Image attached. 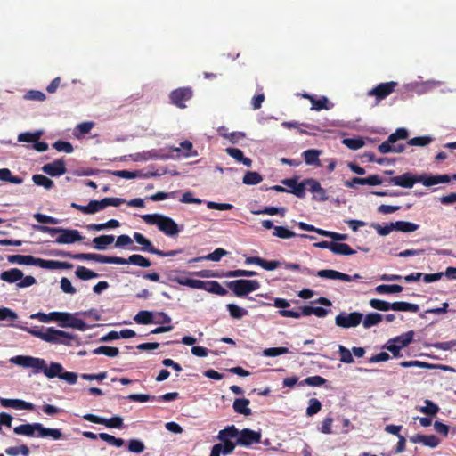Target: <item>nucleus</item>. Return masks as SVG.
Masks as SVG:
<instances>
[{
    "label": "nucleus",
    "mask_w": 456,
    "mask_h": 456,
    "mask_svg": "<svg viewBox=\"0 0 456 456\" xmlns=\"http://www.w3.org/2000/svg\"><path fill=\"white\" fill-rule=\"evenodd\" d=\"M20 329L28 331L37 338H41L45 342L53 344L70 346L72 340L75 339V336L66 331L56 330L53 327L47 328L45 330L43 328L41 330H35L27 327H20Z\"/></svg>",
    "instance_id": "nucleus-1"
},
{
    "label": "nucleus",
    "mask_w": 456,
    "mask_h": 456,
    "mask_svg": "<svg viewBox=\"0 0 456 456\" xmlns=\"http://www.w3.org/2000/svg\"><path fill=\"white\" fill-rule=\"evenodd\" d=\"M13 432L19 436H34L37 432L39 437H52L53 440L62 438V433L57 428H45L41 423H27L17 426L13 428Z\"/></svg>",
    "instance_id": "nucleus-2"
},
{
    "label": "nucleus",
    "mask_w": 456,
    "mask_h": 456,
    "mask_svg": "<svg viewBox=\"0 0 456 456\" xmlns=\"http://www.w3.org/2000/svg\"><path fill=\"white\" fill-rule=\"evenodd\" d=\"M142 219L151 225H157L159 230L167 236H175L180 232L177 224L169 216L161 214H145Z\"/></svg>",
    "instance_id": "nucleus-3"
},
{
    "label": "nucleus",
    "mask_w": 456,
    "mask_h": 456,
    "mask_svg": "<svg viewBox=\"0 0 456 456\" xmlns=\"http://www.w3.org/2000/svg\"><path fill=\"white\" fill-rule=\"evenodd\" d=\"M33 228L37 231L51 235L60 233V236H58L55 240V242L58 244H70L80 241L83 239L79 231L75 229L49 227L45 225H34Z\"/></svg>",
    "instance_id": "nucleus-4"
},
{
    "label": "nucleus",
    "mask_w": 456,
    "mask_h": 456,
    "mask_svg": "<svg viewBox=\"0 0 456 456\" xmlns=\"http://www.w3.org/2000/svg\"><path fill=\"white\" fill-rule=\"evenodd\" d=\"M125 202L126 200L121 198H104L101 200H90V202L86 206L72 202L70 204V207L77 210H79L83 214L92 215L101 210H103L109 206L119 207L121 204Z\"/></svg>",
    "instance_id": "nucleus-5"
},
{
    "label": "nucleus",
    "mask_w": 456,
    "mask_h": 456,
    "mask_svg": "<svg viewBox=\"0 0 456 456\" xmlns=\"http://www.w3.org/2000/svg\"><path fill=\"white\" fill-rule=\"evenodd\" d=\"M409 133L405 128H398L395 133L391 134L387 140L379 145L378 150L380 153L386 154L389 152L402 153L405 151V144H395L398 140H405L408 138Z\"/></svg>",
    "instance_id": "nucleus-6"
},
{
    "label": "nucleus",
    "mask_w": 456,
    "mask_h": 456,
    "mask_svg": "<svg viewBox=\"0 0 456 456\" xmlns=\"http://www.w3.org/2000/svg\"><path fill=\"white\" fill-rule=\"evenodd\" d=\"M227 287L238 297H242L248 294L257 290L260 288V282L256 280H234L227 282Z\"/></svg>",
    "instance_id": "nucleus-7"
},
{
    "label": "nucleus",
    "mask_w": 456,
    "mask_h": 456,
    "mask_svg": "<svg viewBox=\"0 0 456 456\" xmlns=\"http://www.w3.org/2000/svg\"><path fill=\"white\" fill-rule=\"evenodd\" d=\"M53 256L69 257L75 260H92L102 264H114L115 256H108L95 253H77L71 254L70 252L57 250L53 253Z\"/></svg>",
    "instance_id": "nucleus-8"
},
{
    "label": "nucleus",
    "mask_w": 456,
    "mask_h": 456,
    "mask_svg": "<svg viewBox=\"0 0 456 456\" xmlns=\"http://www.w3.org/2000/svg\"><path fill=\"white\" fill-rule=\"evenodd\" d=\"M53 321L60 322V326L66 328L70 327L81 331L86 330L89 326L79 318L67 312H52Z\"/></svg>",
    "instance_id": "nucleus-9"
},
{
    "label": "nucleus",
    "mask_w": 456,
    "mask_h": 456,
    "mask_svg": "<svg viewBox=\"0 0 456 456\" xmlns=\"http://www.w3.org/2000/svg\"><path fill=\"white\" fill-rule=\"evenodd\" d=\"M397 86L398 83L395 81L380 83L370 90L367 95L375 97L376 104H379L382 100L389 96L395 90Z\"/></svg>",
    "instance_id": "nucleus-10"
},
{
    "label": "nucleus",
    "mask_w": 456,
    "mask_h": 456,
    "mask_svg": "<svg viewBox=\"0 0 456 456\" xmlns=\"http://www.w3.org/2000/svg\"><path fill=\"white\" fill-rule=\"evenodd\" d=\"M363 318V314L360 312H352L350 314L341 313L335 317L337 326L348 329L358 326Z\"/></svg>",
    "instance_id": "nucleus-11"
},
{
    "label": "nucleus",
    "mask_w": 456,
    "mask_h": 456,
    "mask_svg": "<svg viewBox=\"0 0 456 456\" xmlns=\"http://www.w3.org/2000/svg\"><path fill=\"white\" fill-rule=\"evenodd\" d=\"M10 362L24 368H32L35 373L39 372V369H42L45 365L44 359L25 355L12 357Z\"/></svg>",
    "instance_id": "nucleus-12"
},
{
    "label": "nucleus",
    "mask_w": 456,
    "mask_h": 456,
    "mask_svg": "<svg viewBox=\"0 0 456 456\" xmlns=\"http://www.w3.org/2000/svg\"><path fill=\"white\" fill-rule=\"evenodd\" d=\"M192 97V90L190 87H180L170 93L171 102L180 109L186 107L185 102Z\"/></svg>",
    "instance_id": "nucleus-13"
},
{
    "label": "nucleus",
    "mask_w": 456,
    "mask_h": 456,
    "mask_svg": "<svg viewBox=\"0 0 456 456\" xmlns=\"http://www.w3.org/2000/svg\"><path fill=\"white\" fill-rule=\"evenodd\" d=\"M261 440V433L251 430L249 428H244L239 431V436L236 444L241 446L248 447L253 444H257Z\"/></svg>",
    "instance_id": "nucleus-14"
},
{
    "label": "nucleus",
    "mask_w": 456,
    "mask_h": 456,
    "mask_svg": "<svg viewBox=\"0 0 456 456\" xmlns=\"http://www.w3.org/2000/svg\"><path fill=\"white\" fill-rule=\"evenodd\" d=\"M400 366H402L403 368L419 367V368L428 369V370L439 369V370H442L444 371L456 372V369L452 366H449V365L433 364V363H428V362H421V361H418V360L402 362H400Z\"/></svg>",
    "instance_id": "nucleus-15"
},
{
    "label": "nucleus",
    "mask_w": 456,
    "mask_h": 456,
    "mask_svg": "<svg viewBox=\"0 0 456 456\" xmlns=\"http://www.w3.org/2000/svg\"><path fill=\"white\" fill-rule=\"evenodd\" d=\"M419 175H414L410 172H406L402 175L390 178L388 183L410 189L412 188L416 183H419Z\"/></svg>",
    "instance_id": "nucleus-16"
},
{
    "label": "nucleus",
    "mask_w": 456,
    "mask_h": 456,
    "mask_svg": "<svg viewBox=\"0 0 456 456\" xmlns=\"http://www.w3.org/2000/svg\"><path fill=\"white\" fill-rule=\"evenodd\" d=\"M126 264L134 265L143 267V268L150 267L151 265V261L142 255L134 254V255L130 256L128 258L115 256L114 265H126Z\"/></svg>",
    "instance_id": "nucleus-17"
},
{
    "label": "nucleus",
    "mask_w": 456,
    "mask_h": 456,
    "mask_svg": "<svg viewBox=\"0 0 456 456\" xmlns=\"http://www.w3.org/2000/svg\"><path fill=\"white\" fill-rule=\"evenodd\" d=\"M42 171L51 176H60L67 172L63 159H56L42 167Z\"/></svg>",
    "instance_id": "nucleus-18"
},
{
    "label": "nucleus",
    "mask_w": 456,
    "mask_h": 456,
    "mask_svg": "<svg viewBox=\"0 0 456 456\" xmlns=\"http://www.w3.org/2000/svg\"><path fill=\"white\" fill-rule=\"evenodd\" d=\"M0 403L3 407L12 408L15 410H35V405L32 403H28L21 399H7L0 397Z\"/></svg>",
    "instance_id": "nucleus-19"
},
{
    "label": "nucleus",
    "mask_w": 456,
    "mask_h": 456,
    "mask_svg": "<svg viewBox=\"0 0 456 456\" xmlns=\"http://www.w3.org/2000/svg\"><path fill=\"white\" fill-rule=\"evenodd\" d=\"M452 181L451 175H428L426 174L420 175L419 183H422L424 186L430 187L442 183H449Z\"/></svg>",
    "instance_id": "nucleus-20"
},
{
    "label": "nucleus",
    "mask_w": 456,
    "mask_h": 456,
    "mask_svg": "<svg viewBox=\"0 0 456 456\" xmlns=\"http://www.w3.org/2000/svg\"><path fill=\"white\" fill-rule=\"evenodd\" d=\"M410 441L414 444L420 443V444H422L428 447H430V448H436L441 443L440 439L435 435H421V434H417L413 436H411Z\"/></svg>",
    "instance_id": "nucleus-21"
},
{
    "label": "nucleus",
    "mask_w": 456,
    "mask_h": 456,
    "mask_svg": "<svg viewBox=\"0 0 456 456\" xmlns=\"http://www.w3.org/2000/svg\"><path fill=\"white\" fill-rule=\"evenodd\" d=\"M44 269H71L73 265L69 262H60L55 260L37 259V265Z\"/></svg>",
    "instance_id": "nucleus-22"
},
{
    "label": "nucleus",
    "mask_w": 456,
    "mask_h": 456,
    "mask_svg": "<svg viewBox=\"0 0 456 456\" xmlns=\"http://www.w3.org/2000/svg\"><path fill=\"white\" fill-rule=\"evenodd\" d=\"M273 235L278 237L280 239L287 240L296 236L300 238H306L310 240H314V237L307 234H297L293 231L284 227V226H275L273 227Z\"/></svg>",
    "instance_id": "nucleus-23"
},
{
    "label": "nucleus",
    "mask_w": 456,
    "mask_h": 456,
    "mask_svg": "<svg viewBox=\"0 0 456 456\" xmlns=\"http://www.w3.org/2000/svg\"><path fill=\"white\" fill-rule=\"evenodd\" d=\"M23 277V273L18 268H12L0 273V279L8 283L19 282Z\"/></svg>",
    "instance_id": "nucleus-24"
},
{
    "label": "nucleus",
    "mask_w": 456,
    "mask_h": 456,
    "mask_svg": "<svg viewBox=\"0 0 456 456\" xmlns=\"http://www.w3.org/2000/svg\"><path fill=\"white\" fill-rule=\"evenodd\" d=\"M250 401L246 398H237L234 400L232 408L236 413L249 416L252 414L251 409L248 407Z\"/></svg>",
    "instance_id": "nucleus-25"
},
{
    "label": "nucleus",
    "mask_w": 456,
    "mask_h": 456,
    "mask_svg": "<svg viewBox=\"0 0 456 456\" xmlns=\"http://www.w3.org/2000/svg\"><path fill=\"white\" fill-rule=\"evenodd\" d=\"M321 154L322 151L320 150L309 149L305 151L302 155L306 165L320 167L321 161L319 157Z\"/></svg>",
    "instance_id": "nucleus-26"
},
{
    "label": "nucleus",
    "mask_w": 456,
    "mask_h": 456,
    "mask_svg": "<svg viewBox=\"0 0 456 456\" xmlns=\"http://www.w3.org/2000/svg\"><path fill=\"white\" fill-rule=\"evenodd\" d=\"M133 238L139 245L142 246V248H141L142 251L149 252V253L156 255L158 248H156L152 245V243L146 237H144L142 233L134 232L133 235Z\"/></svg>",
    "instance_id": "nucleus-27"
},
{
    "label": "nucleus",
    "mask_w": 456,
    "mask_h": 456,
    "mask_svg": "<svg viewBox=\"0 0 456 456\" xmlns=\"http://www.w3.org/2000/svg\"><path fill=\"white\" fill-rule=\"evenodd\" d=\"M63 370V367L61 363L58 362H51L49 367L46 365V362L45 361V365L42 369H39V372L42 371L44 374L49 378L53 379L55 377L60 378L61 371Z\"/></svg>",
    "instance_id": "nucleus-28"
},
{
    "label": "nucleus",
    "mask_w": 456,
    "mask_h": 456,
    "mask_svg": "<svg viewBox=\"0 0 456 456\" xmlns=\"http://www.w3.org/2000/svg\"><path fill=\"white\" fill-rule=\"evenodd\" d=\"M37 257L33 256L24 255H11L7 256L8 262L12 264L37 265Z\"/></svg>",
    "instance_id": "nucleus-29"
},
{
    "label": "nucleus",
    "mask_w": 456,
    "mask_h": 456,
    "mask_svg": "<svg viewBox=\"0 0 456 456\" xmlns=\"http://www.w3.org/2000/svg\"><path fill=\"white\" fill-rule=\"evenodd\" d=\"M202 289L216 294L218 296H225L228 294V291L226 289H224L218 281H204V285Z\"/></svg>",
    "instance_id": "nucleus-30"
},
{
    "label": "nucleus",
    "mask_w": 456,
    "mask_h": 456,
    "mask_svg": "<svg viewBox=\"0 0 456 456\" xmlns=\"http://www.w3.org/2000/svg\"><path fill=\"white\" fill-rule=\"evenodd\" d=\"M114 240L113 235H100L93 239V245L97 250H105Z\"/></svg>",
    "instance_id": "nucleus-31"
},
{
    "label": "nucleus",
    "mask_w": 456,
    "mask_h": 456,
    "mask_svg": "<svg viewBox=\"0 0 456 456\" xmlns=\"http://www.w3.org/2000/svg\"><path fill=\"white\" fill-rule=\"evenodd\" d=\"M225 151L229 156L235 159L238 162L243 163L246 167H251L252 160L249 158L245 157L241 150L229 147Z\"/></svg>",
    "instance_id": "nucleus-32"
},
{
    "label": "nucleus",
    "mask_w": 456,
    "mask_h": 456,
    "mask_svg": "<svg viewBox=\"0 0 456 456\" xmlns=\"http://www.w3.org/2000/svg\"><path fill=\"white\" fill-rule=\"evenodd\" d=\"M120 226L119 221L116 219H110L107 221L106 223L102 224H90L86 226L87 230L89 231H102L106 229H111V228H118Z\"/></svg>",
    "instance_id": "nucleus-33"
},
{
    "label": "nucleus",
    "mask_w": 456,
    "mask_h": 456,
    "mask_svg": "<svg viewBox=\"0 0 456 456\" xmlns=\"http://www.w3.org/2000/svg\"><path fill=\"white\" fill-rule=\"evenodd\" d=\"M172 281L177 282L180 285L187 286V287H190L192 289H202L203 285H204V281L194 280V279L187 278V277H185V278L175 277V278L172 279Z\"/></svg>",
    "instance_id": "nucleus-34"
},
{
    "label": "nucleus",
    "mask_w": 456,
    "mask_h": 456,
    "mask_svg": "<svg viewBox=\"0 0 456 456\" xmlns=\"http://www.w3.org/2000/svg\"><path fill=\"white\" fill-rule=\"evenodd\" d=\"M391 310L408 311V312L417 313L419 310V307L416 304L399 301V302L391 303Z\"/></svg>",
    "instance_id": "nucleus-35"
},
{
    "label": "nucleus",
    "mask_w": 456,
    "mask_h": 456,
    "mask_svg": "<svg viewBox=\"0 0 456 456\" xmlns=\"http://www.w3.org/2000/svg\"><path fill=\"white\" fill-rule=\"evenodd\" d=\"M154 314L151 311L142 310L136 314L134 320L138 324H150L154 322Z\"/></svg>",
    "instance_id": "nucleus-36"
},
{
    "label": "nucleus",
    "mask_w": 456,
    "mask_h": 456,
    "mask_svg": "<svg viewBox=\"0 0 456 456\" xmlns=\"http://www.w3.org/2000/svg\"><path fill=\"white\" fill-rule=\"evenodd\" d=\"M239 430L234 425L226 427L224 429L219 431L217 438L220 441L230 440L231 438L238 437Z\"/></svg>",
    "instance_id": "nucleus-37"
},
{
    "label": "nucleus",
    "mask_w": 456,
    "mask_h": 456,
    "mask_svg": "<svg viewBox=\"0 0 456 456\" xmlns=\"http://www.w3.org/2000/svg\"><path fill=\"white\" fill-rule=\"evenodd\" d=\"M413 336H414V331L410 330L406 333H403L400 336L395 337V338H392L391 340L393 343H395L401 348H403L412 342Z\"/></svg>",
    "instance_id": "nucleus-38"
},
{
    "label": "nucleus",
    "mask_w": 456,
    "mask_h": 456,
    "mask_svg": "<svg viewBox=\"0 0 456 456\" xmlns=\"http://www.w3.org/2000/svg\"><path fill=\"white\" fill-rule=\"evenodd\" d=\"M331 252L336 255L351 256L356 253L349 245L346 243H333Z\"/></svg>",
    "instance_id": "nucleus-39"
},
{
    "label": "nucleus",
    "mask_w": 456,
    "mask_h": 456,
    "mask_svg": "<svg viewBox=\"0 0 456 456\" xmlns=\"http://www.w3.org/2000/svg\"><path fill=\"white\" fill-rule=\"evenodd\" d=\"M312 110H330L332 107V104H330L329 100L326 96H322L320 99H311Z\"/></svg>",
    "instance_id": "nucleus-40"
},
{
    "label": "nucleus",
    "mask_w": 456,
    "mask_h": 456,
    "mask_svg": "<svg viewBox=\"0 0 456 456\" xmlns=\"http://www.w3.org/2000/svg\"><path fill=\"white\" fill-rule=\"evenodd\" d=\"M395 230L403 232H411L419 229V225L408 221H396L394 223Z\"/></svg>",
    "instance_id": "nucleus-41"
},
{
    "label": "nucleus",
    "mask_w": 456,
    "mask_h": 456,
    "mask_svg": "<svg viewBox=\"0 0 456 456\" xmlns=\"http://www.w3.org/2000/svg\"><path fill=\"white\" fill-rule=\"evenodd\" d=\"M382 321V315L379 313L368 314L365 318H362V325L364 328L369 329L372 326L379 324Z\"/></svg>",
    "instance_id": "nucleus-42"
},
{
    "label": "nucleus",
    "mask_w": 456,
    "mask_h": 456,
    "mask_svg": "<svg viewBox=\"0 0 456 456\" xmlns=\"http://www.w3.org/2000/svg\"><path fill=\"white\" fill-rule=\"evenodd\" d=\"M32 181L34 182L35 184H37L38 186H42L47 190H50L54 186L53 181L44 175H39V174L34 175L32 176Z\"/></svg>",
    "instance_id": "nucleus-43"
},
{
    "label": "nucleus",
    "mask_w": 456,
    "mask_h": 456,
    "mask_svg": "<svg viewBox=\"0 0 456 456\" xmlns=\"http://www.w3.org/2000/svg\"><path fill=\"white\" fill-rule=\"evenodd\" d=\"M227 310L230 314V316L232 319H241L242 317L246 316L248 314V310L235 305V304H228L226 305Z\"/></svg>",
    "instance_id": "nucleus-44"
},
{
    "label": "nucleus",
    "mask_w": 456,
    "mask_h": 456,
    "mask_svg": "<svg viewBox=\"0 0 456 456\" xmlns=\"http://www.w3.org/2000/svg\"><path fill=\"white\" fill-rule=\"evenodd\" d=\"M43 134L42 131H36L34 133L25 132L21 133L18 135V141L20 142H32L35 143L36 141H38Z\"/></svg>",
    "instance_id": "nucleus-45"
},
{
    "label": "nucleus",
    "mask_w": 456,
    "mask_h": 456,
    "mask_svg": "<svg viewBox=\"0 0 456 456\" xmlns=\"http://www.w3.org/2000/svg\"><path fill=\"white\" fill-rule=\"evenodd\" d=\"M94 354H104L109 357H116L119 354L118 347L101 346L92 351Z\"/></svg>",
    "instance_id": "nucleus-46"
},
{
    "label": "nucleus",
    "mask_w": 456,
    "mask_h": 456,
    "mask_svg": "<svg viewBox=\"0 0 456 456\" xmlns=\"http://www.w3.org/2000/svg\"><path fill=\"white\" fill-rule=\"evenodd\" d=\"M225 255H227V251L221 248H218L215 249L212 253L208 254V256H206L204 257H196V258L191 260L190 262H197L200 259H207V260L217 262Z\"/></svg>",
    "instance_id": "nucleus-47"
},
{
    "label": "nucleus",
    "mask_w": 456,
    "mask_h": 456,
    "mask_svg": "<svg viewBox=\"0 0 456 456\" xmlns=\"http://www.w3.org/2000/svg\"><path fill=\"white\" fill-rule=\"evenodd\" d=\"M376 292L379 294H393V293H399L403 290V287L397 284H392V285H379L375 289Z\"/></svg>",
    "instance_id": "nucleus-48"
},
{
    "label": "nucleus",
    "mask_w": 456,
    "mask_h": 456,
    "mask_svg": "<svg viewBox=\"0 0 456 456\" xmlns=\"http://www.w3.org/2000/svg\"><path fill=\"white\" fill-rule=\"evenodd\" d=\"M419 411L428 416H435L438 413L439 407L434 402L427 399L425 400V406L420 407Z\"/></svg>",
    "instance_id": "nucleus-49"
},
{
    "label": "nucleus",
    "mask_w": 456,
    "mask_h": 456,
    "mask_svg": "<svg viewBox=\"0 0 456 456\" xmlns=\"http://www.w3.org/2000/svg\"><path fill=\"white\" fill-rule=\"evenodd\" d=\"M76 276L81 280L87 281L90 279L97 278L98 273L87 269L85 266H78L75 272Z\"/></svg>",
    "instance_id": "nucleus-50"
},
{
    "label": "nucleus",
    "mask_w": 456,
    "mask_h": 456,
    "mask_svg": "<svg viewBox=\"0 0 456 456\" xmlns=\"http://www.w3.org/2000/svg\"><path fill=\"white\" fill-rule=\"evenodd\" d=\"M263 180L262 175L255 171H248L243 176V183L248 185H255Z\"/></svg>",
    "instance_id": "nucleus-51"
},
{
    "label": "nucleus",
    "mask_w": 456,
    "mask_h": 456,
    "mask_svg": "<svg viewBox=\"0 0 456 456\" xmlns=\"http://www.w3.org/2000/svg\"><path fill=\"white\" fill-rule=\"evenodd\" d=\"M286 208H276V207H265L263 209L252 211L255 215L266 214V215H281V216H285Z\"/></svg>",
    "instance_id": "nucleus-52"
},
{
    "label": "nucleus",
    "mask_w": 456,
    "mask_h": 456,
    "mask_svg": "<svg viewBox=\"0 0 456 456\" xmlns=\"http://www.w3.org/2000/svg\"><path fill=\"white\" fill-rule=\"evenodd\" d=\"M358 184L360 185L375 186L381 184L383 183V180L379 175H371L364 178L358 177Z\"/></svg>",
    "instance_id": "nucleus-53"
},
{
    "label": "nucleus",
    "mask_w": 456,
    "mask_h": 456,
    "mask_svg": "<svg viewBox=\"0 0 456 456\" xmlns=\"http://www.w3.org/2000/svg\"><path fill=\"white\" fill-rule=\"evenodd\" d=\"M99 438L116 447H121L125 443V441L122 438H117L114 436H111L107 433H100Z\"/></svg>",
    "instance_id": "nucleus-54"
},
{
    "label": "nucleus",
    "mask_w": 456,
    "mask_h": 456,
    "mask_svg": "<svg viewBox=\"0 0 456 456\" xmlns=\"http://www.w3.org/2000/svg\"><path fill=\"white\" fill-rule=\"evenodd\" d=\"M178 193L177 191H170V192H165V191H158L155 194H152L147 198V200H150L151 201H160L167 199H174L175 198L176 194Z\"/></svg>",
    "instance_id": "nucleus-55"
},
{
    "label": "nucleus",
    "mask_w": 456,
    "mask_h": 456,
    "mask_svg": "<svg viewBox=\"0 0 456 456\" xmlns=\"http://www.w3.org/2000/svg\"><path fill=\"white\" fill-rule=\"evenodd\" d=\"M327 382V379L321 376H310L305 379L301 385H307L311 387H321Z\"/></svg>",
    "instance_id": "nucleus-56"
},
{
    "label": "nucleus",
    "mask_w": 456,
    "mask_h": 456,
    "mask_svg": "<svg viewBox=\"0 0 456 456\" xmlns=\"http://www.w3.org/2000/svg\"><path fill=\"white\" fill-rule=\"evenodd\" d=\"M257 274L255 271H248V270H242V269H237V270H231L228 271L225 273L226 277H253Z\"/></svg>",
    "instance_id": "nucleus-57"
},
{
    "label": "nucleus",
    "mask_w": 456,
    "mask_h": 456,
    "mask_svg": "<svg viewBox=\"0 0 456 456\" xmlns=\"http://www.w3.org/2000/svg\"><path fill=\"white\" fill-rule=\"evenodd\" d=\"M432 141H433V138L430 136H427V135L426 136H418V137H413V138L410 139L407 142V144L411 145V146H427Z\"/></svg>",
    "instance_id": "nucleus-58"
},
{
    "label": "nucleus",
    "mask_w": 456,
    "mask_h": 456,
    "mask_svg": "<svg viewBox=\"0 0 456 456\" xmlns=\"http://www.w3.org/2000/svg\"><path fill=\"white\" fill-rule=\"evenodd\" d=\"M322 409L321 402L316 398H311L309 400V405L306 408V415L311 417L318 413Z\"/></svg>",
    "instance_id": "nucleus-59"
},
{
    "label": "nucleus",
    "mask_w": 456,
    "mask_h": 456,
    "mask_svg": "<svg viewBox=\"0 0 456 456\" xmlns=\"http://www.w3.org/2000/svg\"><path fill=\"white\" fill-rule=\"evenodd\" d=\"M103 425L110 428H122L123 419L120 416H114L110 419L104 418Z\"/></svg>",
    "instance_id": "nucleus-60"
},
{
    "label": "nucleus",
    "mask_w": 456,
    "mask_h": 456,
    "mask_svg": "<svg viewBox=\"0 0 456 456\" xmlns=\"http://www.w3.org/2000/svg\"><path fill=\"white\" fill-rule=\"evenodd\" d=\"M370 305L379 311H388L391 310V303L386 302L381 299L373 298L370 300Z\"/></svg>",
    "instance_id": "nucleus-61"
},
{
    "label": "nucleus",
    "mask_w": 456,
    "mask_h": 456,
    "mask_svg": "<svg viewBox=\"0 0 456 456\" xmlns=\"http://www.w3.org/2000/svg\"><path fill=\"white\" fill-rule=\"evenodd\" d=\"M25 100L44 102L46 99L45 94L38 90H29L24 95Z\"/></svg>",
    "instance_id": "nucleus-62"
},
{
    "label": "nucleus",
    "mask_w": 456,
    "mask_h": 456,
    "mask_svg": "<svg viewBox=\"0 0 456 456\" xmlns=\"http://www.w3.org/2000/svg\"><path fill=\"white\" fill-rule=\"evenodd\" d=\"M128 450L131 452L141 453L145 450V445L138 439H131L128 441Z\"/></svg>",
    "instance_id": "nucleus-63"
},
{
    "label": "nucleus",
    "mask_w": 456,
    "mask_h": 456,
    "mask_svg": "<svg viewBox=\"0 0 456 456\" xmlns=\"http://www.w3.org/2000/svg\"><path fill=\"white\" fill-rule=\"evenodd\" d=\"M343 143L351 150H358L364 145V141L362 138H346Z\"/></svg>",
    "instance_id": "nucleus-64"
}]
</instances>
